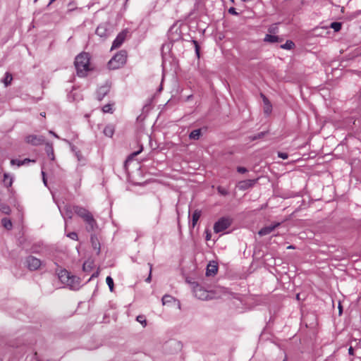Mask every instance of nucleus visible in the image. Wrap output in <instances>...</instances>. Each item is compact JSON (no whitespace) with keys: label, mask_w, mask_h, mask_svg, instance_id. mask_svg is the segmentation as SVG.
Masks as SVG:
<instances>
[{"label":"nucleus","mask_w":361,"mask_h":361,"mask_svg":"<svg viewBox=\"0 0 361 361\" xmlns=\"http://www.w3.org/2000/svg\"><path fill=\"white\" fill-rule=\"evenodd\" d=\"M261 97L264 103V112L265 114L269 115L272 111V105L264 94H261Z\"/></svg>","instance_id":"obj_14"},{"label":"nucleus","mask_w":361,"mask_h":361,"mask_svg":"<svg viewBox=\"0 0 361 361\" xmlns=\"http://www.w3.org/2000/svg\"><path fill=\"white\" fill-rule=\"evenodd\" d=\"M4 183L6 185V187H10L13 183V179L8 174L5 173Z\"/></svg>","instance_id":"obj_31"},{"label":"nucleus","mask_w":361,"mask_h":361,"mask_svg":"<svg viewBox=\"0 0 361 361\" xmlns=\"http://www.w3.org/2000/svg\"><path fill=\"white\" fill-rule=\"evenodd\" d=\"M1 223L3 226L7 229L11 230L12 228V223L11 221L8 218H3L1 219Z\"/></svg>","instance_id":"obj_25"},{"label":"nucleus","mask_w":361,"mask_h":361,"mask_svg":"<svg viewBox=\"0 0 361 361\" xmlns=\"http://www.w3.org/2000/svg\"><path fill=\"white\" fill-rule=\"evenodd\" d=\"M102 111H103L104 113H112L111 105L109 104L104 105L102 107Z\"/></svg>","instance_id":"obj_36"},{"label":"nucleus","mask_w":361,"mask_h":361,"mask_svg":"<svg viewBox=\"0 0 361 361\" xmlns=\"http://www.w3.org/2000/svg\"><path fill=\"white\" fill-rule=\"evenodd\" d=\"M45 152H46L48 157L51 160H52V161L54 160L55 157H54L53 145L51 143H50V142L45 143Z\"/></svg>","instance_id":"obj_18"},{"label":"nucleus","mask_w":361,"mask_h":361,"mask_svg":"<svg viewBox=\"0 0 361 361\" xmlns=\"http://www.w3.org/2000/svg\"><path fill=\"white\" fill-rule=\"evenodd\" d=\"M49 134H51L52 135H54L55 137L59 138V136L54 131L49 130Z\"/></svg>","instance_id":"obj_50"},{"label":"nucleus","mask_w":361,"mask_h":361,"mask_svg":"<svg viewBox=\"0 0 361 361\" xmlns=\"http://www.w3.org/2000/svg\"><path fill=\"white\" fill-rule=\"evenodd\" d=\"M237 171L240 173H245L247 171V169L243 166H238L237 168Z\"/></svg>","instance_id":"obj_43"},{"label":"nucleus","mask_w":361,"mask_h":361,"mask_svg":"<svg viewBox=\"0 0 361 361\" xmlns=\"http://www.w3.org/2000/svg\"><path fill=\"white\" fill-rule=\"evenodd\" d=\"M40 115H41L42 116L44 117V116H45V115H46V114H45V112H42V113H40Z\"/></svg>","instance_id":"obj_54"},{"label":"nucleus","mask_w":361,"mask_h":361,"mask_svg":"<svg viewBox=\"0 0 361 361\" xmlns=\"http://www.w3.org/2000/svg\"><path fill=\"white\" fill-rule=\"evenodd\" d=\"M200 135H201V129H196V130H192L190 135H189V138L190 140H198L200 137Z\"/></svg>","instance_id":"obj_23"},{"label":"nucleus","mask_w":361,"mask_h":361,"mask_svg":"<svg viewBox=\"0 0 361 361\" xmlns=\"http://www.w3.org/2000/svg\"><path fill=\"white\" fill-rule=\"evenodd\" d=\"M348 353L349 355H354V349L352 346H350L348 349Z\"/></svg>","instance_id":"obj_47"},{"label":"nucleus","mask_w":361,"mask_h":361,"mask_svg":"<svg viewBox=\"0 0 361 361\" xmlns=\"http://www.w3.org/2000/svg\"><path fill=\"white\" fill-rule=\"evenodd\" d=\"M66 286H68L72 290H78L80 287L79 278L71 275L70 280L67 283Z\"/></svg>","instance_id":"obj_13"},{"label":"nucleus","mask_w":361,"mask_h":361,"mask_svg":"<svg viewBox=\"0 0 361 361\" xmlns=\"http://www.w3.org/2000/svg\"><path fill=\"white\" fill-rule=\"evenodd\" d=\"M11 164L12 165H17L18 166H20L23 165V161L22 160H18V159H12L11 161Z\"/></svg>","instance_id":"obj_39"},{"label":"nucleus","mask_w":361,"mask_h":361,"mask_svg":"<svg viewBox=\"0 0 361 361\" xmlns=\"http://www.w3.org/2000/svg\"><path fill=\"white\" fill-rule=\"evenodd\" d=\"M278 157L281 158V159H286L288 157V154L287 153H285V152H278Z\"/></svg>","instance_id":"obj_42"},{"label":"nucleus","mask_w":361,"mask_h":361,"mask_svg":"<svg viewBox=\"0 0 361 361\" xmlns=\"http://www.w3.org/2000/svg\"><path fill=\"white\" fill-rule=\"evenodd\" d=\"M106 282L109 288L110 291L113 292L114 288L113 279L111 276H107L106 279Z\"/></svg>","instance_id":"obj_34"},{"label":"nucleus","mask_w":361,"mask_h":361,"mask_svg":"<svg viewBox=\"0 0 361 361\" xmlns=\"http://www.w3.org/2000/svg\"><path fill=\"white\" fill-rule=\"evenodd\" d=\"M71 276V274L70 272H68L67 270L66 269H63V270H61L59 273V279H60V281L64 283V284H67V283L70 280V278Z\"/></svg>","instance_id":"obj_16"},{"label":"nucleus","mask_w":361,"mask_h":361,"mask_svg":"<svg viewBox=\"0 0 361 361\" xmlns=\"http://www.w3.org/2000/svg\"><path fill=\"white\" fill-rule=\"evenodd\" d=\"M25 262L27 268L31 271L38 269L42 264L41 260L33 256H28Z\"/></svg>","instance_id":"obj_7"},{"label":"nucleus","mask_w":361,"mask_h":361,"mask_svg":"<svg viewBox=\"0 0 361 361\" xmlns=\"http://www.w3.org/2000/svg\"><path fill=\"white\" fill-rule=\"evenodd\" d=\"M295 44L291 40H287L285 44L281 45V48L283 49L290 50L293 49Z\"/></svg>","instance_id":"obj_26"},{"label":"nucleus","mask_w":361,"mask_h":361,"mask_svg":"<svg viewBox=\"0 0 361 361\" xmlns=\"http://www.w3.org/2000/svg\"><path fill=\"white\" fill-rule=\"evenodd\" d=\"M264 41L270 43H275L279 41V37L276 35H267L264 37Z\"/></svg>","instance_id":"obj_24"},{"label":"nucleus","mask_w":361,"mask_h":361,"mask_svg":"<svg viewBox=\"0 0 361 361\" xmlns=\"http://www.w3.org/2000/svg\"><path fill=\"white\" fill-rule=\"evenodd\" d=\"M83 221L86 224V230L87 232L94 231L98 227L97 223L92 213L88 214L87 217H85Z\"/></svg>","instance_id":"obj_6"},{"label":"nucleus","mask_w":361,"mask_h":361,"mask_svg":"<svg viewBox=\"0 0 361 361\" xmlns=\"http://www.w3.org/2000/svg\"><path fill=\"white\" fill-rule=\"evenodd\" d=\"M71 150L74 152L75 157L77 158L78 161L80 162L82 164H85V159L82 155L80 150L77 149V147L74 145L71 146Z\"/></svg>","instance_id":"obj_19"},{"label":"nucleus","mask_w":361,"mask_h":361,"mask_svg":"<svg viewBox=\"0 0 361 361\" xmlns=\"http://www.w3.org/2000/svg\"><path fill=\"white\" fill-rule=\"evenodd\" d=\"M114 127L112 125H107L104 129V133L106 136L111 137L114 133Z\"/></svg>","instance_id":"obj_21"},{"label":"nucleus","mask_w":361,"mask_h":361,"mask_svg":"<svg viewBox=\"0 0 361 361\" xmlns=\"http://www.w3.org/2000/svg\"><path fill=\"white\" fill-rule=\"evenodd\" d=\"M0 361H3L1 359H0Z\"/></svg>","instance_id":"obj_58"},{"label":"nucleus","mask_w":361,"mask_h":361,"mask_svg":"<svg viewBox=\"0 0 361 361\" xmlns=\"http://www.w3.org/2000/svg\"><path fill=\"white\" fill-rule=\"evenodd\" d=\"M97 275H98V272H97L96 274H94L92 275V277H94V276H97Z\"/></svg>","instance_id":"obj_56"},{"label":"nucleus","mask_w":361,"mask_h":361,"mask_svg":"<svg viewBox=\"0 0 361 361\" xmlns=\"http://www.w3.org/2000/svg\"><path fill=\"white\" fill-rule=\"evenodd\" d=\"M192 43L195 46V54L197 58H200V46L198 44V42L196 40H192Z\"/></svg>","instance_id":"obj_37"},{"label":"nucleus","mask_w":361,"mask_h":361,"mask_svg":"<svg viewBox=\"0 0 361 361\" xmlns=\"http://www.w3.org/2000/svg\"><path fill=\"white\" fill-rule=\"evenodd\" d=\"M91 241H92V246H93L94 249L97 250V254H99L100 252L99 243L97 241V238H94V236H91Z\"/></svg>","instance_id":"obj_29"},{"label":"nucleus","mask_w":361,"mask_h":361,"mask_svg":"<svg viewBox=\"0 0 361 361\" xmlns=\"http://www.w3.org/2000/svg\"><path fill=\"white\" fill-rule=\"evenodd\" d=\"M106 32H107L106 29L103 25H99L96 29V34L101 37H106V35H107Z\"/></svg>","instance_id":"obj_22"},{"label":"nucleus","mask_w":361,"mask_h":361,"mask_svg":"<svg viewBox=\"0 0 361 361\" xmlns=\"http://www.w3.org/2000/svg\"><path fill=\"white\" fill-rule=\"evenodd\" d=\"M0 211L5 214H8L11 212V209L8 205L4 204H0Z\"/></svg>","instance_id":"obj_33"},{"label":"nucleus","mask_w":361,"mask_h":361,"mask_svg":"<svg viewBox=\"0 0 361 361\" xmlns=\"http://www.w3.org/2000/svg\"><path fill=\"white\" fill-rule=\"evenodd\" d=\"M257 182V180H245L240 181L238 183V188L240 190H245L249 188L252 187L255 183Z\"/></svg>","instance_id":"obj_15"},{"label":"nucleus","mask_w":361,"mask_h":361,"mask_svg":"<svg viewBox=\"0 0 361 361\" xmlns=\"http://www.w3.org/2000/svg\"><path fill=\"white\" fill-rule=\"evenodd\" d=\"M228 13L233 15H237L238 13L235 11V8L233 7H231L228 9Z\"/></svg>","instance_id":"obj_45"},{"label":"nucleus","mask_w":361,"mask_h":361,"mask_svg":"<svg viewBox=\"0 0 361 361\" xmlns=\"http://www.w3.org/2000/svg\"><path fill=\"white\" fill-rule=\"evenodd\" d=\"M75 66L78 76H85L90 70L89 54L87 53H82L78 55L75 59Z\"/></svg>","instance_id":"obj_1"},{"label":"nucleus","mask_w":361,"mask_h":361,"mask_svg":"<svg viewBox=\"0 0 361 361\" xmlns=\"http://www.w3.org/2000/svg\"><path fill=\"white\" fill-rule=\"evenodd\" d=\"M266 134H267V132H265V131L264 132H261V133H259L258 134H257L255 135L249 137V139L251 141H254V140H256L257 139H261V138L264 137V136Z\"/></svg>","instance_id":"obj_32"},{"label":"nucleus","mask_w":361,"mask_h":361,"mask_svg":"<svg viewBox=\"0 0 361 361\" xmlns=\"http://www.w3.org/2000/svg\"><path fill=\"white\" fill-rule=\"evenodd\" d=\"M73 209L74 212L82 219L91 213L87 209L78 205L73 206Z\"/></svg>","instance_id":"obj_12"},{"label":"nucleus","mask_w":361,"mask_h":361,"mask_svg":"<svg viewBox=\"0 0 361 361\" xmlns=\"http://www.w3.org/2000/svg\"><path fill=\"white\" fill-rule=\"evenodd\" d=\"M148 265L149 266V274L148 277L145 279V281L147 283H150L152 280V264L149 263Z\"/></svg>","instance_id":"obj_40"},{"label":"nucleus","mask_w":361,"mask_h":361,"mask_svg":"<svg viewBox=\"0 0 361 361\" xmlns=\"http://www.w3.org/2000/svg\"><path fill=\"white\" fill-rule=\"evenodd\" d=\"M162 304L165 305L175 301V298L169 295H165L162 298Z\"/></svg>","instance_id":"obj_28"},{"label":"nucleus","mask_w":361,"mask_h":361,"mask_svg":"<svg viewBox=\"0 0 361 361\" xmlns=\"http://www.w3.org/2000/svg\"><path fill=\"white\" fill-rule=\"evenodd\" d=\"M142 148H141L140 150L137 151V152H135L131 154V156L132 157H135L137 156V154H139L141 152H142Z\"/></svg>","instance_id":"obj_48"},{"label":"nucleus","mask_w":361,"mask_h":361,"mask_svg":"<svg viewBox=\"0 0 361 361\" xmlns=\"http://www.w3.org/2000/svg\"><path fill=\"white\" fill-rule=\"evenodd\" d=\"M25 140L27 143L33 146L40 145L44 143L45 139L42 135H29L25 137Z\"/></svg>","instance_id":"obj_5"},{"label":"nucleus","mask_w":361,"mask_h":361,"mask_svg":"<svg viewBox=\"0 0 361 361\" xmlns=\"http://www.w3.org/2000/svg\"><path fill=\"white\" fill-rule=\"evenodd\" d=\"M342 24L339 22H333L330 25V27L334 29L335 32H338L341 29Z\"/></svg>","instance_id":"obj_30"},{"label":"nucleus","mask_w":361,"mask_h":361,"mask_svg":"<svg viewBox=\"0 0 361 361\" xmlns=\"http://www.w3.org/2000/svg\"><path fill=\"white\" fill-rule=\"evenodd\" d=\"M231 223L228 218L222 217L214 224V231L216 233L222 232L230 226Z\"/></svg>","instance_id":"obj_3"},{"label":"nucleus","mask_w":361,"mask_h":361,"mask_svg":"<svg viewBox=\"0 0 361 361\" xmlns=\"http://www.w3.org/2000/svg\"><path fill=\"white\" fill-rule=\"evenodd\" d=\"M338 308H339V312H340V314H341V312H342V310H341V306L340 305H339V306H338Z\"/></svg>","instance_id":"obj_55"},{"label":"nucleus","mask_w":361,"mask_h":361,"mask_svg":"<svg viewBox=\"0 0 361 361\" xmlns=\"http://www.w3.org/2000/svg\"><path fill=\"white\" fill-rule=\"evenodd\" d=\"M127 52L125 50H121L115 54L113 58L109 61L108 66L111 70H116L121 67L126 62Z\"/></svg>","instance_id":"obj_2"},{"label":"nucleus","mask_w":361,"mask_h":361,"mask_svg":"<svg viewBox=\"0 0 361 361\" xmlns=\"http://www.w3.org/2000/svg\"><path fill=\"white\" fill-rule=\"evenodd\" d=\"M207 235H206V240H209L211 239V233H209V231H207Z\"/></svg>","instance_id":"obj_49"},{"label":"nucleus","mask_w":361,"mask_h":361,"mask_svg":"<svg viewBox=\"0 0 361 361\" xmlns=\"http://www.w3.org/2000/svg\"><path fill=\"white\" fill-rule=\"evenodd\" d=\"M56 0H50L49 2V4L48 6L51 5L54 1H55Z\"/></svg>","instance_id":"obj_52"},{"label":"nucleus","mask_w":361,"mask_h":361,"mask_svg":"<svg viewBox=\"0 0 361 361\" xmlns=\"http://www.w3.org/2000/svg\"><path fill=\"white\" fill-rule=\"evenodd\" d=\"M60 212L62 215V216L64 219L68 218L72 219L73 216V212L74 211L73 207H72L70 204L65 205L63 209H61L60 207H59Z\"/></svg>","instance_id":"obj_10"},{"label":"nucleus","mask_w":361,"mask_h":361,"mask_svg":"<svg viewBox=\"0 0 361 361\" xmlns=\"http://www.w3.org/2000/svg\"><path fill=\"white\" fill-rule=\"evenodd\" d=\"M86 269H87L86 263H84V264H83V270L85 271Z\"/></svg>","instance_id":"obj_53"},{"label":"nucleus","mask_w":361,"mask_h":361,"mask_svg":"<svg viewBox=\"0 0 361 361\" xmlns=\"http://www.w3.org/2000/svg\"><path fill=\"white\" fill-rule=\"evenodd\" d=\"M217 191L219 194H221V195H227L228 194V192L226 189L221 187V186H219L217 188Z\"/></svg>","instance_id":"obj_38"},{"label":"nucleus","mask_w":361,"mask_h":361,"mask_svg":"<svg viewBox=\"0 0 361 361\" xmlns=\"http://www.w3.org/2000/svg\"><path fill=\"white\" fill-rule=\"evenodd\" d=\"M126 36V33L124 32L119 33L113 42L111 49L120 47L125 41Z\"/></svg>","instance_id":"obj_9"},{"label":"nucleus","mask_w":361,"mask_h":361,"mask_svg":"<svg viewBox=\"0 0 361 361\" xmlns=\"http://www.w3.org/2000/svg\"><path fill=\"white\" fill-rule=\"evenodd\" d=\"M287 249H295V247L293 245H289L287 247Z\"/></svg>","instance_id":"obj_51"},{"label":"nucleus","mask_w":361,"mask_h":361,"mask_svg":"<svg viewBox=\"0 0 361 361\" xmlns=\"http://www.w3.org/2000/svg\"><path fill=\"white\" fill-rule=\"evenodd\" d=\"M283 361H286V359H284Z\"/></svg>","instance_id":"obj_59"},{"label":"nucleus","mask_w":361,"mask_h":361,"mask_svg":"<svg viewBox=\"0 0 361 361\" xmlns=\"http://www.w3.org/2000/svg\"><path fill=\"white\" fill-rule=\"evenodd\" d=\"M42 180H43V183L45 185H47V179L45 178V173L42 171Z\"/></svg>","instance_id":"obj_46"},{"label":"nucleus","mask_w":361,"mask_h":361,"mask_svg":"<svg viewBox=\"0 0 361 361\" xmlns=\"http://www.w3.org/2000/svg\"><path fill=\"white\" fill-rule=\"evenodd\" d=\"M23 162V165L25 164H27L28 163L30 162H35V161L34 159H24L23 160H22Z\"/></svg>","instance_id":"obj_44"},{"label":"nucleus","mask_w":361,"mask_h":361,"mask_svg":"<svg viewBox=\"0 0 361 361\" xmlns=\"http://www.w3.org/2000/svg\"><path fill=\"white\" fill-rule=\"evenodd\" d=\"M217 271H218L217 265L214 262H213V263L210 262L207 265V270H206V275L207 276H214L216 274Z\"/></svg>","instance_id":"obj_17"},{"label":"nucleus","mask_w":361,"mask_h":361,"mask_svg":"<svg viewBox=\"0 0 361 361\" xmlns=\"http://www.w3.org/2000/svg\"><path fill=\"white\" fill-rule=\"evenodd\" d=\"M201 216V211L199 209H196L194 211L192 216V227H195L197 222L198 221L200 217Z\"/></svg>","instance_id":"obj_20"},{"label":"nucleus","mask_w":361,"mask_h":361,"mask_svg":"<svg viewBox=\"0 0 361 361\" xmlns=\"http://www.w3.org/2000/svg\"><path fill=\"white\" fill-rule=\"evenodd\" d=\"M67 236L72 240H78V234L75 232H71L67 235Z\"/></svg>","instance_id":"obj_41"},{"label":"nucleus","mask_w":361,"mask_h":361,"mask_svg":"<svg viewBox=\"0 0 361 361\" xmlns=\"http://www.w3.org/2000/svg\"><path fill=\"white\" fill-rule=\"evenodd\" d=\"M37 1V0H34V2L36 3Z\"/></svg>","instance_id":"obj_57"},{"label":"nucleus","mask_w":361,"mask_h":361,"mask_svg":"<svg viewBox=\"0 0 361 361\" xmlns=\"http://www.w3.org/2000/svg\"><path fill=\"white\" fill-rule=\"evenodd\" d=\"M13 80L12 75L9 73H6L4 78L2 80V82L5 85L6 87L8 86Z\"/></svg>","instance_id":"obj_27"},{"label":"nucleus","mask_w":361,"mask_h":361,"mask_svg":"<svg viewBox=\"0 0 361 361\" xmlns=\"http://www.w3.org/2000/svg\"><path fill=\"white\" fill-rule=\"evenodd\" d=\"M192 288L193 293L197 298L202 300L208 299V292L204 288H203L200 285L194 283Z\"/></svg>","instance_id":"obj_4"},{"label":"nucleus","mask_w":361,"mask_h":361,"mask_svg":"<svg viewBox=\"0 0 361 361\" xmlns=\"http://www.w3.org/2000/svg\"><path fill=\"white\" fill-rule=\"evenodd\" d=\"M110 91V86L104 85L101 86L97 92V98L101 101Z\"/></svg>","instance_id":"obj_11"},{"label":"nucleus","mask_w":361,"mask_h":361,"mask_svg":"<svg viewBox=\"0 0 361 361\" xmlns=\"http://www.w3.org/2000/svg\"><path fill=\"white\" fill-rule=\"evenodd\" d=\"M136 320L142 324L143 326H145L147 325V321L143 315H138L136 318Z\"/></svg>","instance_id":"obj_35"},{"label":"nucleus","mask_w":361,"mask_h":361,"mask_svg":"<svg viewBox=\"0 0 361 361\" xmlns=\"http://www.w3.org/2000/svg\"><path fill=\"white\" fill-rule=\"evenodd\" d=\"M281 225V223L276 222L272 224L269 226H264L262 229H260L258 232V234L260 236H264L271 233L275 228H278Z\"/></svg>","instance_id":"obj_8"}]
</instances>
